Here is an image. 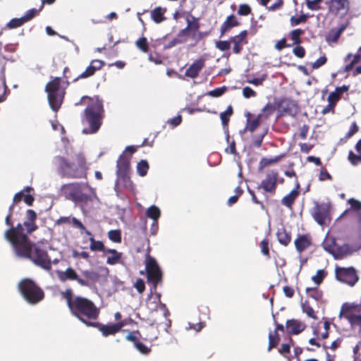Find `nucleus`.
<instances>
[{
    "mask_svg": "<svg viewBox=\"0 0 361 361\" xmlns=\"http://www.w3.org/2000/svg\"><path fill=\"white\" fill-rule=\"evenodd\" d=\"M23 197V191L16 193L13 197V203L5 218V224L8 228L4 231V238L10 244L17 257L29 259L36 266L49 271L51 269V260L47 251L29 238L30 235L39 228L36 223L37 213L33 209H27L24 221L14 225L13 217L15 207L21 202Z\"/></svg>",
    "mask_w": 361,
    "mask_h": 361,
    "instance_id": "nucleus-1",
    "label": "nucleus"
},
{
    "mask_svg": "<svg viewBox=\"0 0 361 361\" xmlns=\"http://www.w3.org/2000/svg\"><path fill=\"white\" fill-rule=\"evenodd\" d=\"M75 106H85L82 115L81 123L85 126L84 134L96 133L102 125L105 116L103 100L98 96H82Z\"/></svg>",
    "mask_w": 361,
    "mask_h": 361,
    "instance_id": "nucleus-2",
    "label": "nucleus"
},
{
    "mask_svg": "<svg viewBox=\"0 0 361 361\" xmlns=\"http://www.w3.org/2000/svg\"><path fill=\"white\" fill-rule=\"evenodd\" d=\"M60 294L61 298L66 300L71 314L87 326L98 319L100 310L92 300L80 295L74 296L71 288H67Z\"/></svg>",
    "mask_w": 361,
    "mask_h": 361,
    "instance_id": "nucleus-3",
    "label": "nucleus"
},
{
    "mask_svg": "<svg viewBox=\"0 0 361 361\" xmlns=\"http://www.w3.org/2000/svg\"><path fill=\"white\" fill-rule=\"evenodd\" d=\"M53 164L61 178L70 179L86 178L88 166L85 155L80 152L67 154L66 157H54Z\"/></svg>",
    "mask_w": 361,
    "mask_h": 361,
    "instance_id": "nucleus-4",
    "label": "nucleus"
},
{
    "mask_svg": "<svg viewBox=\"0 0 361 361\" xmlns=\"http://www.w3.org/2000/svg\"><path fill=\"white\" fill-rule=\"evenodd\" d=\"M61 82L60 77H55L47 83L44 88L50 108L54 112H57L61 108L66 93V89L69 85V82L66 81V86L63 87Z\"/></svg>",
    "mask_w": 361,
    "mask_h": 361,
    "instance_id": "nucleus-5",
    "label": "nucleus"
},
{
    "mask_svg": "<svg viewBox=\"0 0 361 361\" xmlns=\"http://www.w3.org/2000/svg\"><path fill=\"white\" fill-rule=\"evenodd\" d=\"M23 298L31 305H36L44 298V292L37 283L30 279L20 281L18 286Z\"/></svg>",
    "mask_w": 361,
    "mask_h": 361,
    "instance_id": "nucleus-6",
    "label": "nucleus"
},
{
    "mask_svg": "<svg viewBox=\"0 0 361 361\" xmlns=\"http://www.w3.org/2000/svg\"><path fill=\"white\" fill-rule=\"evenodd\" d=\"M82 183L73 182L63 184L61 188V194L66 200L75 203H86L90 200V196L84 192Z\"/></svg>",
    "mask_w": 361,
    "mask_h": 361,
    "instance_id": "nucleus-7",
    "label": "nucleus"
},
{
    "mask_svg": "<svg viewBox=\"0 0 361 361\" xmlns=\"http://www.w3.org/2000/svg\"><path fill=\"white\" fill-rule=\"evenodd\" d=\"M145 271L149 283L152 285L154 290L161 283L162 271L156 259L149 255L146 256Z\"/></svg>",
    "mask_w": 361,
    "mask_h": 361,
    "instance_id": "nucleus-8",
    "label": "nucleus"
},
{
    "mask_svg": "<svg viewBox=\"0 0 361 361\" xmlns=\"http://www.w3.org/2000/svg\"><path fill=\"white\" fill-rule=\"evenodd\" d=\"M130 158L125 152L118 157L116 163L117 176L119 180H122L125 187H130L132 181L130 178Z\"/></svg>",
    "mask_w": 361,
    "mask_h": 361,
    "instance_id": "nucleus-9",
    "label": "nucleus"
},
{
    "mask_svg": "<svg viewBox=\"0 0 361 361\" xmlns=\"http://www.w3.org/2000/svg\"><path fill=\"white\" fill-rule=\"evenodd\" d=\"M329 210L330 204L316 202L312 209V216L318 224L323 226L326 220L329 219Z\"/></svg>",
    "mask_w": 361,
    "mask_h": 361,
    "instance_id": "nucleus-10",
    "label": "nucleus"
},
{
    "mask_svg": "<svg viewBox=\"0 0 361 361\" xmlns=\"http://www.w3.org/2000/svg\"><path fill=\"white\" fill-rule=\"evenodd\" d=\"M335 274L338 281L345 283L350 286H354L358 281V276L353 267H336Z\"/></svg>",
    "mask_w": 361,
    "mask_h": 361,
    "instance_id": "nucleus-11",
    "label": "nucleus"
},
{
    "mask_svg": "<svg viewBox=\"0 0 361 361\" xmlns=\"http://www.w3.org/2000/svg\"><path fill=\"white\" fill-rule=\"evenodd\" d=\"M101 275L94 270L86 269L81 271L78 284L81 286L91 288L100 281Z\"/></svg>",
    "mask_w": 361,
    "mask_h": 361,
    "instance_id": "nucleus-12",
    "label": "nucleus"
},
{
    "mask_svg": "<svg viewBox=\"0 0 361 361\" xmlns=\"http://www.w3.org/2000/svg\"><path fill=\"white\" fill-rule=\"evenodd\" d=\"M279 172L276 170L269 171L264 180H262L259 188L265 192L274 194L276 192Z\"/></svg>",
    "mask_w": 361,
    "mask_h": 361,
    "instance_id": "nucleus-13",
    "label": "nucleus"
},
{
    "mask_svg": "<svg viewBox=\"0 0 361 361\" xmlns=\"http://www.w3.org/2000/svg\"><path fill=\"white\" fill-rule=\"evenodd\" d=\"M6 63V58L0 54V91H2V94H0V103L6 101L7 95L10 92L6 82L5 71Z\"/></svg>",
    "mask_w": 361,
    "mask_h": 361,
    "instance_id": "nucleus-14",
    "label": "nucleus"
},
{
    "mask_svg": "<svg viewBox=\"0 0 361 361\" xmlns=\"http://www.w3.org/2000/svg\"><path fill=\"white\" fill-rule=\"evenodd\" d=\"M185 20L187 26L179 32L178 36L181 37L190 35L195 36L200 28L199 19L192 14L188 13L185 17Z\"/></svg>",
    "mask_w": 361,
    "mask_h": 361,
    "instance_id": "nucleus-15",
    "label": "nucleus"
},
{
    "mask_svg": "<svg viewBox=\"0 0 361 361\" xmlns=\"http://www.w3.org/2000/svg\"><path fill=\"white\" fill-rule=\"evenodd\" d=\"M279 108L283 115L290 116H295L298 111L297 103L289 98L281 99L279 104Z\"/></svg>",
    "mask_w": 361,
    "mask_h": 361,
    "instance_id": "nucleus-16",
    "label": "nucleus"
},
{
    "mask_svg": "<svg viewBox=\"0 0 361 361\" xmlns=\"http://www.w3.org/2000/svg\"><path fill=\"white\" fill-rule=\"evenodd\" d=\"M247 30H243L238 35L231 37L230 42L233 44V51L235 54H239L243 49V46L247 44Z\"/></svg>",
    "mask_w": 361,
    "mask_h": 361,
    "instance_id": "nucleus-17",
    "label": "nucleus"
},
{
    "mask_svg": "<svg viewBox=\"0 0 361 361\" xmlns=\"http://www.w3.org/2000/svg\"><path fill=\"white\" fill-rule=\"evenodd\" d=\"M326 4H328L329 12L334 15H338L342 11L347 13L349 10L348 0H330Z\"/></svg>",
    "mask_w": 361,
    "mask_h": 361,
    "instance_id": "nucleus-18",
    "label": "nucleus"
},
{
    "mask_svg": "<svg viewBox=\"0 0 361 361\" xmlns=\"http://www.w3.org/2000/svg\"><path fill=\"white\" fill-rule=\"evenodd\" d=\"M205 59L200 57L195 60L185 71V75L190 78H196L202 69L205 66Z\"/></svg>",
    "mask_w": 361,
    "mask_h": 361,
    "instance_id": "nucleus-19",
    "label": "nucleus"
},
{
    "mask_svg": "<svg viewBox=\"0 0 361 361\" xmlns=\"http://www.w3.org/2000/svg\"><path fill=\"white\" fill-rule=\"evenodd\" d=\"M306 328V324L295 319H288L286 323V331L290 335H297L302 332Z\"/></svg>",
    "mask_w": 361,
    "mask_h": 361,
    "instance_id": "nucleus-20",
    "label": "nucleus"
},
{
    "mask_svg": "<svg viewBox=\"0 0 361 361\" xmlns=\"http://www.w3.org/2000/svg\"><path fill=\"white\" fill-rule=\"evenodd\" d=\"M361 61V47L359 48L357 52L355 54H348L345 58L344 61L346 63L343 67V72L348 73L353 70L354 66L360 63Z\"/></svg>",
    "mask_w": 361,
    "mask_h": 361,
    "instance_id": "nucleus-21",
    "label": "nucleus"
},
{
    "mask_svg": "<svg viewBox=\"0 0 361 361\" xmlns=\"http://www.w3.org/2000/svg\"><path fill=\"white\" fill-rule=\"evenodd\" d=\"M300 183L296 180L295 188L282 198L281 204L289 209H292L295 200L300 195Z\"/></svg>",
    "mask_w": 361,
    "mask_h": 361,
    "instance_id": "nucleus-22",
    "label": "nucleus"
},
{
    "mask_svg": "<svg viewBox=\"0 0 361 361\" xmlns=\"http://www.w3.org/2000/svg\"><path fill=\"white\" fill-rule=\"evenodd\" d=\"M294 244L298 252L302 253L312 245V237L310 234L298 235Z\"/></svg>",
    "mask_w": 361,
    "mask_h": 361,
    "instance_id": "nucleus-23",
    "label": "nucleus"
},
{
    "mask_svg": "<svg viewBox=\"0 0 361 361\" xmlns=\"http://www.w3.org/2000/svg\"><path fill=\"white\" fill-rule=\"evenodd\" d=\"M89 326L97 328L104 337L115 335L118 332L114 324H103L94 322L93 324H89Z\"/></svg>",
    "mask_w": 361,
    "mask_h": 361,
    "instance_id": "nucleus-24",
    "label": "nucleus"
},
{
    "mask_svg": "<svg viewBox=\"0 0 361 361\" xmlns=\"http://www.w3.org/2000/svg\"><path fill=\"white\" fill-rule=\"evenodd\" d=\"M71 223L73 224L74 227L80 228L82 231H85L87 235H92L91 232L87 231L83 224L75 217H73L71 219L69 216H61L55 221V225L60 226L62 224Z\"/></svg>",
    "mask_w": 361,
    "mask_h": 361,
    "instance_id": "nucleus-25",
    "label": "nucleus"
},
{
    "mask_svg": "<svg viewBox=\"0 0 361 361\" xmlns=\"http://www.w3.org/2000/svg\"><path fill=\"white\" fill-rule=\"evenodd\" d=\"M146 215L147 217L153 220L151 232L152 234H155L158 229V219L161 215L160 209L157 206L152 205L147 209Z\"/></svg>",
    "mask_w": 361,
    "mask_h": 361,
    "instance_id": "nucleus-26",
    "label": "nucleus"
},
{
    "mask_svg": "<svg viewBox=\"0 0 361 361\" xmlns=\"http://www.w3.org/2000/svg\"><path fill=\"white\" fill-rule=\"evenodd\" d=\"M57 276L60 281H76L78 283L80 276L75 269L72 267L67 268L65 271H57Z\"/></svg>",
    "mask_w": 361,
    "mask_h": 361,
    "instance_id": "nucleus-27",
    "label": "nucleus"
},
{
    "mask_svg": "<svg viewBox=\"0 0 361 361\" xmlns=\"http://www.w3.org/2000/svg\"><path fill=\"white\" fill-rule=\"evenodd\" d=\"M239 25H240V23L233 14L227 16L226 20L221 24L220 27L221 37L227 33L232 27Z\"/></svg>",
    "mask_w": 361,
    "mask_h": 361,
    "instance_id": "nucleus-28",
    "label": "nucleus"
},
{
    "mask_svg": "<svg viewBox=\"0 0 361 361\" xmlns=\"http://www.w3.org/2000/svg\"><path fill=\"white\" fill-rule=\"evenodd\" d=\"M349 22L340 25L338 28H334L330 30L326 36V41L336 43L340 37L341 34L347 28Z\"/></svg>",
    "mask_w": 361,
    "mask_h": 361,
    "instance_id": "nucleus-29",
    "label": "nucleus"
},
{
    "mask_svg": "<svg viewBox=\"0 0 361 361\" xmlns=\"http://www.w3.org/2000/svg\"><path fill=\"white\" fill-rule=\"evenodd\" d=\"M251 116L252 114L250 112L246 114L247 122L245 129L250 133H253L259 127L260 123L263 122V121L259 118L258 115L254 119H251Z\"/></svg>",
    "mask_w": 361,
    "mask_h": 361,
    "instance_id": "nucleus-30",
    "label": "nucleus"
},
{
    "mask_svg": "<svg viewBox=\"0 0 361 361\" xmlns=\"http://www.w3.org/2000/svg\"><path fill=\"white\" fill-rule=\"evenodd\" d=\"M277 239L280 244L287 246L291 241V234L285 228H279L276 233Z\"/></svg>",
    "mask_w": 361,
    "mask_h": 361,
    "instance_id": "nucleus-31",
    "label": "nucleus"
},
{
    "mask_svg": "<svg viewBox=\"0 0 361 361\" xmlns=\"http://www.w3.org/2000/svg\"><path fill=\"white\" fill-rule=\"evenodd\" d=\"M105 254H111V256L108 257L106 259V263L110 265H115V264H118L122 257V253L118 252L115 249L108 248L106 250Z\"/></svg>",
    "mask_w": 361,
    "mask_h": 361,
    "instance_id": "nucleus-32",
    "label": "nucleus"
},
{
    "mask_svg": "<svg viewBox=\"0 0 361 361\" xmlns=\"http://www.w3.org/2000/svg\"><path fill=\"white\" fill-rule=\"evenodd\" d=\"M276 107L273 104L267 103L258 114L259 118L263 121H267L274 113Z\"/></svg>",
    "mask_w": 361,
    "mask_h": 361,
    "instance_id": "nucleus-33",
    "label": "nucleus"
},
{
    "mask_svg": "<svg viewBox=\"0 0 361 361\" xmlns=\"http://www.w3.org/2000/svg\"><path fill=\"white\" fill-rule=\"evenodd\" d=\"M166 9L161 7H156L151 11V18L156 23H160L164 21L166 18L164 16Z\"/></svg>",
    "mask_w": 361,
    "mask_h": 361,
    "instance_id": "nucleus-34",
    "label": "nucleus"
},
{
    "mask_svg": "<svg viewBox=\"0 0 361 361\" xmlns=\"http://www.w3.org/2000/svg\"><path fill=\"white\" fill-rule=\"evenodd\" d=\"M283 157V155H279L273 158H262L259 163V170H262L269 165L278 163Z\"/></svg>",
    "mask_w": 361,
    "mask_h": 361,
    "instance_id": "nucleus-35",
    "label": "nucleus"
},
{
    "mask_svg": "<svg viewBox=\"0 0 361 361\" xmlns=\"http://www.w3.org/2000/svg\"><path fill=\"white\" fill-rule=\"evenodd\" d=\"M158 338V331L157 329L154 328L152 326L146 328L145 337H143V340L149 342H152L157 340Z\"/></svg>",
    "mask_w": 361,
    "mask_h": 361,
    "instance_id": "nucleus-36",
    "label": "nucleus"
},
{
    "mask_svg": "<svg viewBox=\"0 0 361 361\" xmlns=\"http://www.w3.org/2000/svg\"><path fill=\"white\" fill-rule=\"evenodd\" d=\"M90 248L92 251H99L106 253L108 248H105L104 243L100 240H96L94 237L90 238Z\"/></svg>",
    "mask_w": 361,
    "mask_h": 361,
    "instance_id": "nucleus-37",
    "label": "nucleus"
},
{
    "mask_svg": "<svg viewBox=\"0 0 361 361\" xmlns=\"http://www.w3.org/2000/svg\"><path fill=\"white\" fill-rule=\"evenodd\" d=\"M301 308L304 313H305L308 317L312 318L314 320L318 319V317L317 316L314 309L310 305L307 300H305L304 302L301 304Z\"/></svg>",
    "mask_w": 361,
    "mask_h": 361,
    "instance_id": "nucleus-38",
    "label": "nucleus"
},
{
    "mask_svg": "<svg viewBox=\"0 0 361 361\" xmlns=\"http://www.w3.org/2000/svg\"><path fill=\"white\" fill-rule=\"evenodd\" d=\"M280 341V336L276 331H271L269 334V346L268 351L276 348Z\"/></svg>",
    "mask_w": 361,
    "mask_h": 361,
    "instance_id": "nucleus-39",
    "label": "nucleus"
},
{
    "mask_svg": "<svg viewBox=\"0 0 361 361\" xmlns=\"http://www.w3.org/2000/svg\"><path fill=\"white\" fill-rule=\"evenodd\" d=\"M233 107L230 105L227 107L226 110L220 114V118L224 126L228 124L230 117L233 115Z\"/></svg>",
    "mask_w": 361,
    "mask_h": 361,
    "instance_id": "nucleus-40",
    "label": "nucleus"
},
{
    "mask_svg": "<svg viewBox=\"0 0 361 361\" xmlns=\"http://www.w3.org/2000/svg\"><path fill=\"white\" fill-rule=\"evenodd\" d=\"M306 293L309 297L317 301L321 300L323 297L322 291L317 288H307Z\"/></svg>",
    "mask_w": 361,
    "mask_h": 361,
    "instance_id": "nucleus-41",
    "label": "nucleus"
},
{
    "mask_svg": "<svg viewBox=\"0 0 361 361\" xmlns=\"http://www.w3.org/2000/svg\"><path fill=\"white\" fill-rule=\"evenodd\" d=\"M135 45L137 49L144 53H147L149 50L147 39L145 37H142L136 40Z\"/></svg>",
    "mask_w": 361,
    "mask_h": 361,
    "instance_id": "nucleus-42",
    "label": "nucleus"
},
{
    "mask_svg": "<svg viewBox=\"0 0 361 361\" xmlns=\"http://www.w3.org/2000/svg\"><path fill=\"white\" fill-rule=\"evenodd\" d=\"M149 164L146 160H141L137 164V172L139 176H145L149 170Z\"/></svg>",
    "mask_w": 361,
    "mask_h": 361,
    "instance_id": "nucleus-43",
    "label": "nucleus"
},
{
    "mask_svg": "<svg viewBox=\"0 0 361 361\" xmlns=\"http://www.w3.org/2000/svg\"><path fill=\"white\" fill-rule=\"evenodd\" d=\"M107 235L109 240L114 243H121L122 241L121 231L118 229L110 230Z\"/></svg>",
    "mask_w": 361,
    "mask_h": 361,
    "instance_id": "nucleus-44",
    "label": "nucleus"
},
{
    "mask_svg": "<svg viewBox=\"0 0 361 361\" xmlns=\"http://www.w3.org/2000/svg\"><path fill=\"white\" fill-rule=\"evenodd\" d=\"M304 30L301 29H295L290 32V39L293 44H300L301 43L300 36L304 34Z\"/></svg>",
    "mask_w": 361,
    "mask_h": 361,
    "instance_id": "nucleus-45",
    "label": "nucleus"
},
{
    "mask_svg": "<svg viewBox=\"0 0 361 361\" xmlns=\"http://www.w3.org/2000/svg\"><path fill=\"white\" fill-rule=\"evenodd\" d=\"M42 10V6H40L39 8H31L25 12L24 16H23V18L25 22L27 23L34 18L35 16H38L39 12Z\"/></svg>",
    "mask_w": 361,
    "mask_h": 361,
    "instance_id": "nucleus-46",
    "label": "nucleus"
},
{
    "mask_svg": "<svg viewBox=\"0 0 361 361\" xmlns=\"http://www.w3.org/2000/svg\"><path fill=\"white\" fill-rule=\"evenodd\" d=\"M96 69L92 66L90 63V65L86 68L85 71H83L80 75H79L73 81H77L79 79H84L87 78L89 77H91L94 75L96 72Z\"/></svg>",
    "mask_w": 361,
    "mask_h": 361,
    "instance_id": "nucleus-47",
    "label": "nucleus"
},
{
    "mask_svg": "<svg viewBox=\"0 0 361 361\" xmlns=\"http://www.w3.org/2000/svg\"><path fill=\"white\" fill-rule=\"evenodd\" d=\"M25 23L23 17L16 18L11 19L6 25V27L9 29H14L22 26Z\"/></svg>",
    "mask_w": 361,
    "mask_h": 361,
    "instance_id": "nucleus-48",
    "label": "nucleus"
},
{
    "mask_svg": "<svg viewBox=\"0 0 361 361\" xmlns=\"http://www.w3.org/2000/svg\"><path fill=\"white\" fill-rule=\"evenodd\" d=\"M259 247H260L261 252L267 258H270L269 239L268 238L263 239L259 243Z\"/></svg>",
    "mask_w": 361,
    "mask_h": 361,
    "instance_id": "nucleus-49",
    "label": "nucleus"
},
{
    "mask_svg": "<svg viewBox=\"0 0 361 361\" xmlns=\"http://www.w3.org/2000/svg\"><path fill=\"white\" fill-rule=\"evenodd\" d=\"M327 272L324 269H319L316 275L312 277V280L317 284L319 285L322 283L324 278L326 276Z\"/></svg>",
    "mask_w": 361,
    "mask_h": 361,
    "instance_id": "nucleus-50",
    "label": "nucleus"
},
{
    "mask_svg": "<svg viewBox=\"0 0 361 361\" xmlns=\"http://www.w3.org/2000/svg\"><path fill=\"white\" fill-rule=\"evenodd\" d=\"M237 13L239 16H246L252 13V8L247 4H242L239 5Z\"/></svg>",
    "mask_w": 361,
    "mask_h": 361,
    "instance_id": "nucleus-51",
    "label": "nucleus"
},
{
    "mask_svg": "<svg viewBox=\"0 0 361 361\" xmlns=\"http://www.w3.org/2000/svg\"><path fill=\"white\" fill-rule=\"evenodd\" d=\"M308 16L305 14H301L300 16H292L290 23L292 26H296L300 23H305Z\"/></svg>",
    "mask_w": 361,
    "mask_h": 361,
    "instance_id": "nucleus-52",
    "label": "nucleus"
},
{
    "mask_svg": "<svg viewBox=\"0 0 361 361\" xmlns=\"http://www.w3.org/2000/svg\"><path fill=\"white\" fill-rule=\"evenodd\" d=\"M348 159L353 166H357L360 162H361V154H355L353 151H350Z\"/></svg>",
    "mask_w": 361,
    "mask_h": 361,
    "instance_id": "nucleus-53",
    "label": "nucleus"
},
{
    "mask_svg": "<svg viewBox=\"0 0 361 361\" xmlns=\"http://www.w3.org/2000/svg\"><path fill=\"white\" fill-rule=\"evenodd\" d=\"M324 248L327 252L332 254L336 259L341 258L345 254V252L342 251V247H339L337 249V250H335L334 247L331 245H327Z\"/></svg>",
    "mask_w": 361,
    "mask_h": 361,
    "instance_id": "nucleus-54",
    "label": "nucleus"
},
{
    "mask_svg": "<svg viewBox=\"0 0 361 361\" xmlns=\"http://www.w3.org/2000/svg\"><path fill=\"white\" fill-rule=\"evenodd\" d=\"M322 0H306V4L309 9L312 11H318L321 9L319 4Z\"/></svg>",
    "mask_w": 361,
    "mask_h": 361,
    "instance_id": "nucleus-55",
    "label": "nucleus"
},
{
    "mask_svg": "<svg viewBox=\"0 0 361 361\" xmlns=\"http://www.w3.org/2000/svg\"><path fill=\"white\" fill-rule=\"evenodd\" d=\"M216 47L221 51H225L231 48L230 39L228 40H220L216 43Z\"/></svg>",
    "mask_w": 361,
    "mask_h": 361,
    "instance_id": "nucleus-56",
    "label": "nucleus"
},
{
    "mask_svg": "<svg viewBox=\"0 0 361 361\" xmlns=\"http://www.w3.org/2000/svg\"><path fill=\"white\" fill-rule=\"evenodd\" d=\"M226 90L227 87L226 86L217 87L213 90L209 91L208 92V95L212 97H219L221 96Z\"/></svg>",
    "mask_w": 361,
    "mask_h": 361,
    "instance_id": "nucleus-57",
    "label": "nucleus"
},
{
    "mask_svg": "<svg viewBox=\"0 0 361 361\" xmlns=\"http://www.w3.org/2000/svg\"><path fill=\"white\" fill-rule=\"evenodd\" d=\"M359 130V127L357 125V123L355 121H354L350 128H349V130L348 131V133L345 134V138L346 140L350 138L351 137H353L355 133H357Z\"/></svg>",
    "mask_w": 361,
    "mask_h": 361,
    "instance_id": "nucleus-58",
    "label": "nucleus"
},
{
    "mask_svg": "<svg viewBox=\"0 0 361 361\" xmlns=\"http://www.w3.org/2000/svg\"><path fill=\"white\" fill-rule=\"evenodd\" d=\"M294 345V341L292 338H290L289 343H283L281 344V349L279 350V353L281 355L290 353V346Z\"/></svg>",
    "mask_w": 361,
    "mask_h": 361,
    "instance_id": "nucleus-59",
    "label": "nucleus"
},
{
    "mask_svg": "<svg viewBox=\"0 0 361 361\" xmlns=\"http://www.w3.org/2000/svg\"><path fill=\"white\" fill-rule=\"evenodd\" d=\"M327 61V58L325 55L320 56L312 65L313 69H318L324 66Z\"/></svg>",
    "mask_w": 361,
    "mask_h": 361,
    "instance_id": "nucleus-60",
    "label": "nucleus"
},
{
    "mask_svg": "<svg viewBox=\"0 0 361 361\" xmlns=\"http://www.w3.org/2000/svg\"><path fill=\"white\" fill-rule=\"evenodd\" d=\"M293 49V53L294 55L298 58H303L305 56V49L303 47L300 46L299 44H296Z\"/></svg>",
    "mask_w": 361,
    "mask_h": 361,
    "instance_id": "nucleus-61",
    "label": "nucleus"
},
{
    "mask_svg": "<svg viewBox=\"0 0 361 361\" xmlns=\"http://www.w3.org/2000/svg\"><path fill=\"white\" fill-rule=\"evenodd\" d=\"M243 95L245 98L249 99L256 97L257 92L250 87L246 86L243 89Z\"/></svg>",
    "mask_w": 361,
    "mask_h": 361,
    "instance_id": "nucleus-62",
    "label": "nucleus"
},
{
    "mask_svg": "<svg viewBox=\"0 0 361 361\" xmlns=\"http://www.w3.org/2000/svg\"><path fill=\"white\" fill-rule=\"evenodd\" d=\"M135 347L139 352L144 355H147L151 352L150 348H148L140 341L135 343Z\"/></svg>",
    "mask_w": 361,
    "mask_h": 361,
    "instance_id": "nucleus-63",
    "label": "nucleus"
},
{
    "mask_svg": "<svg viewBox=\"0 0 361 361\" xmlns=\"http://www.w3.org/2000/svg\"><path fill=\"white\" fill-rule=\"evenodd\" d=\"M348 203L350 205V209L355 211L361 209V202L354 198H350L348 200Z\"/></svg>",
    "mask_w": 361,
    "mask_h": 361,
    "instance_id": "nucleus-64",
    "label": "nucleus"
}]
</instances>
